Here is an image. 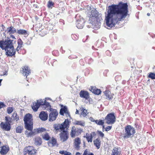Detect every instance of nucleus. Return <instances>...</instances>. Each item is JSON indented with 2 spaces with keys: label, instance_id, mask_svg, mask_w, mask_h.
Masks as SVG:
<instances>
[{
  "label": "nucleus",
  "instance_id": "1",
  "mask_svg": "<svg viewBox=\"0 0 155 155\" xmlns=\"http://www.w3.org/2000/svg\"><path fill=\"white\" fill-rule=\"evenodd\" d=\"M128 5L127 3L120 2L117 4L108 6L105 15L106 25L111 28L128 15Z\"/></svg>",
  "mask_w": 155,
  "mask_h": 155
},
{
  "label": "nucleus",
  "instance_id": "2",
  "mask_svg": "<svg viewBox=\"0 0 155 155\" xmlns=\"http://www.w3.org/2000/svg\"><path fill=\"white\" fill-rule=\"evenodd\" d=\"M124 133L121 134V136L124 139L132 137L136 133L134 128L131 125H127L125 126Z\"/></svg>",
  "mask_w": 155,
  "mask_h": 155
},
{
  "label": "nucleus",
  "instance_id": "3",
  "mask_svg": "<svg viewBox=\"0 0 155 155\" xmlns=\"http://www.w3.org/2000/svg\"><path fill=\"white\" fill-rule=\"evenodd\" d=\"M13 40H11L9 38L7 37L5 41H0V48L2 50L6 49L9 48H11L14 46L13 41Z\"/></svg>",
  "mask_w": 155,
  "mask_h": 155
},
{
  "label": "nucleus",
  "instance_id": "4",
  "mask_svg": "<svg viewBox=\"0 0 155 155\" xmlns=\"http://www.w3.org/2000/svg\"><path fill=\"white\" fill-rule=\"evenodd\" d=\"M71 123L70 120L68 119H65L64 122L61 124H56L54 125V127L56 130L60 129L61 131L66 128V130L68 129L69 127V123Z\"/></svg>",
  "mask_w": 155,
  "mask_h": 155
},
{
  "label": "nucleus",
  "instance_id": "5",
  "mask_svg": "<svg viewBox=\"0 0 155 155\" xmlns=\"http://www.w3.org/2000/svg\"><path fill=\"white\" fill-rule=\"evenodd\" d=\"M88 16L89 17V21H92L93 20H97L98 19H101V17L98 14V12L96 10H93L91 12H89Z\"/></svg>",
  "mask_w": 155,
  "mask_h": 155
},
{
  "label": "nucleus",
  "instance_id": "6",
  "mask_svg": "<svg viewBox=\"0 0 155 155\" xmlns=\"http://www.w3.org/2000/svg\"><path fill=\"white\" fill-rule=\"evenodd\" d=\"M49 108L50 113L49 116V120L50 121H53L57 118L58 113L56 109L51 108V107Z\"/></svg>",
  "mask_w": 155,
  "mask_h": 155
},
{
  "label": "nucleus",
  "instance_id": "7",
  "mask_svg": "<svg viewBox=\"0 0 155 155\" xmlns=\"http://www.w3.org/2000/svg\"><path fill=\"white\" fill-rule=\"evenodd\" d=\"M106 120V123L108 124H113L116 120V117L114 113H111L107 114L105 118Z\"/></svg>",
  "mask_w": 155,
  "mask_h": 155
},
{
  "label": "nucleus",
  "instance_id": "8",
  "mask_svg": "<svg viewBox=\"0 0 155 155\" xmlns=\"http://www.w3.org/2000/svg\"><path fill=\"white\" fill-rule=\"evenodd\" d=\"M36 150L33 146H28L24 149V155H36Z\"/></svg>",
  "mask_w": 155,
  "mask_h": 155
},
{
  "label": "nucleus",
  "instance_id": "9",
  "mask_svg": "<svg viewBox=\"0 0 155 155\" xmlns=\"http://www.w3.org/2000/svg\"><path fill=\"white\" fill-rule=\"evenodd\" d=\"M68 130H65V129H64L60 134L59 136L61 140L63 142L66 141L68 138V132L67 131Z\"/></svg>",
  "mask_w": 155,
  "mask_h": 155
},
{
  "label": "nucleus",
  "instance_id": "10",
  "mask_svg": "<svg viewBox=\"0 0 155 155\" xmlns=\"http://www.w3.org/2000/svg\"><path fill=\"white\" fill-rule=\"evenodd\" d=\"M101 19H98L97 20H93L92 21H89L90 24H91L92 27L95 30H97L100 28L101 23L100 22Z\"/></svg>",
  "mask_w": 155,
  "mask_h": 155
},
{
  "label": "nucleus",
  "instance_id": "11",
  "mask_svg": "<svg viewBox=\"0 0 155 155\" xmlns=\"http://www.w3.org/2000/svg\"><path fill=\"white\" fill-rule=\"evenodd\" d=\"M85 22L84 19L83 17L80 16V18L77 20L76 27L79 29H82L84 25Z\"/></svg>",
  "mask_w": 155,
  "mask_h": 155
},
{
  "label": "nucleus",
  "instance_id": "12",
  "mask_svg": "<svg viewBox=\"0 0 155 155\" xmlns=\"http://www.w3.org/2000/svg\"><path fill=\"white\" fill-rule=\"evenodd\" d=\"M4 50L5 51V54L7 56L12 57L15 54L16 50L14 49V46Z\"/></svg>",
  "mask_w": 155,
  "mask_h": 155
},
{
  "label": "nucleus",
  "instance_id": "13",
  "mask_svg": "<svg viewBox=\"0 0 155 155\" xmlns=\"http://www.w3.org/2000/svg\"><path fill=\"white\" fill-rule=\"evenodd\" d=\"M0 125L2 129L6 131H9L11 128L10 123H9V122H8V124L2 122Z\"/></svg>",
  "mask_w": 155,
  "mask_h": 155
},
{
  "label": "nucleus",
  "instance_id": "14",
  "mask_svg": "<svg viewBox=\"0 0 155 155\" xmlns=\"http://www.w3.org/2000/svg\"><path fill=\"white\" fill-rule=\"evenodd\" d=\"M23 120L24 123L33 122L32 114L29 113L26 114L24 117Z\"/></svg>",
  "mask_w": 155,
  "mask_h": 155
},
{
  "label": "nucleus",
  "instance_id": "15",
  "mask_svg": "<svg viewBox=\"0 0 155 155\" xmlns=\"http://www.w3.org/2000/svg\"><path fill=\"white\" fill-rule=\"evenodd\" d=\"M79 95L81 97L84 98L86 100H88L90 97L89 93L84 90H81L80 91Z\"/></svg>",
  "mask_w": 155,
  "mask_h": 155
},
{
  "label": "nucleus",
  "instance_id": "16",
  "mask_svg": "<svg viewBox=\"0 0 155 155\" xmlns=\"http://www.w3.org/2000/svg\"><path fill=\"white\" fill-rule=\"evenodd\" d=\"M0 153L2 155L6 154L9 150V148L8 145H5L1 147Z\"/></svg>",
  "mask_w": 155,
  "mask_h": 155
},
{
  "label": "nucleus",
  "instance_id": "17",
  "mask_svg": "<svg viewBox=\"0 0 155 155\" xmlns=\"http://www.w3.org/2000/svg\"><path fill=\"white\" fill-rule=\"evenodd\" d=\"M38 103L40 106H45V107L46 108L47 107H51V106L50 104V103L48 102H47L46 100H42L41 99L40 100H38Z\"/></svg>",
  "mask_w": 155,
  "mask_h": 155
},
{
  "label": "nucleus",
  "instance_id": "18",
  "mask_svg": "<svg viewBox=\"0 0 155 155\" xmlns=\"http://www.w3.org/2000/svg\"><path fill=\"white\" fill-rule=\"evenodd\" d=\"M81 143V140L79 138L77 137L74 139V147L77 150H78L80 149V144Z\"/></svg>",
  "mask_w": 155,
  "mask_h": 155
},
{
  "label": "nucleus",
  "instance_id": "19",
  "mask_svg": "<svg viewBox=\"0 0 155 155\" xmlns=\"http://www.w3.org/2000/svg\"><path fill=\"white\" fill-rule=\"evenodd\" d=\"M39 117L42 120L45 121L48 119V114L47 112L41 111L39 114Z\"/></svg>",
  "mask_w": 155,
  "mask_h": 155
},
{
  "label": "nucleus",
  "instance_id": "20",
  "mask_svg": "<svg viewBox=\"0 0 155 155\" xmlns=\"http://www.w3.org/2000/svg\"><path fill=\"white\" fill-rule=\"evenodd\" d=\"M23 75L26 77L31 73V71L30 69L27 66H25L22 68Z\"/></svg>",
  "mask_w": 155,
  "mask_h": 155
},
{
  "label": "nucleus",
  "instance_id": "21",
  "mask_svg": "<svg viewBox=\"0 0 155 155\" xmlns=\"http://www.w3.org/2000/svg\"><path fill=\"white\" fill-rule=\"evenodd\" d=\"M89 90L94 94L99 95L101 93V90L99 89H97L96 88L91 86L89 88Z\"/></svg>",
  "mask_w": 155,
  "mask_h": 155
},
{
  "label": "nucleus",
  "instance_id": "22",
  "mask_svg": "<svg viewBox=\"0 0 155 155\" xmlns=\"http://www.w3.org/2000/svg\"><path fill=\"white\" fill-rule=\"evenodd\" d=\"M16 33L18 35H22L25 36H27L29 35L27 31L22 29L17 30Z\"/></svg>",
  "mask_w": 155,
  "mask_h": 155
},
{
  "label": "nucleus",
  "instance_id": "23",
  "mask_svg": "<svg viewBox=\"0 0 155 155\" xmlns=\"http://www.w3.org/2000/svg\"><path fill=\"white\" fill-rule=\"evenodd\" d=\"M33 122L24 123L25 128L27 130L32 131L33 129Z\"/></svg>",
  "mask_w": 155,
  "mask_h": 155
},
{
  "label": "nucleus",
  "instance_id": "24",
  "mask_svg": "<svg viewBox=\"0 0 155 155\" xmlns=\"http://www.w3.org/2000/svg\"><path fill=\"white\" fill-rule=\"evenodd\" d=\"M34 141L35 144L37 146L40 145L42 143V139L39 137H36Z\"/></svg>",
  "mask_w": 155,
  "mask_h": 155
},
{
  "label": "nucleus",
  "instance_id": "25",
  "mask_svg": "<svg viewBox=\"0 0 155 155\" xmlns=\"http://www.w3.org/2000/svg\"><path fill=\"white\" fill-rule=\"evenodd\" d=\"M17 31L16 29L13 27V26H11L9 27H8L7 29L5 31L7 33H9V34H14Z\"/></svg>",
  "mask_w": 155,
  "mask_h": 155
},
{
  "label": "nucleus",
  "instance_id": "26",
  "mask_svg": "<svg viewBox=\"0 0 155 155\" xmlns=\"http://www.w3.org/2000/svg\"><path fill=\"white\" fill-rule=\"evenodd\" d=\"M121 152L117 147H114L113 149L111 155H120Z\"/></svg>",
  "mask_w": 155,
  "mask_h": 155
},
{
  "label": "nucleus",
  "instance_id": "27",
  "mask_svg": "<svg viewBox=\"0 0 155 155\" xmlns=\"http://www.w3.org/2000/svg\"><path fill=\"white\" fill-rule=\"evenodd\" d=\"M37 134L36 130H34V129L33 131H31L29 132H28V131H26L25 132V134L27 135V137H30L32 136H34Z\"/></svg>",
  "mask_w": 155,
  "mask_h": 155
},
{
  "label": "nucleus",
  "instance_id": "28",
  "mask_svg": "<svg viewBox=\"0 0 155 155\" xmlns=\"http://www.w3.org/2000/svg\"><path fill=\"white\" fill-rule=\"evenodd\" d=\"M40 105L38 103V101L37 102L34 103L31 106L32 109L35 111H36L40 107Z\"/></svg>",
  "mask_w": 155,
  "mask_h": 155
},
{
  "label": "nucleus",
  "instance_id": "29",
  "mask_svg": "<svg viewBox=\"0 0 155 155\" xmlns=\"http://www.w3.org/2000/svg\"><path fill=\"white\" fill-rule=\"evenodd\" d=\"M94 145L97 147V149H99L101 146V141L99 138H97L94 140Z\"/></svg>",
  "mask_w": 155,
  "mask_h": 155
},
{
  "label": "nucleus",
  "instance_id": "30",
  "mask_svg": "<svg viewBox=\"0 0 155 155\" xmlns=\"http://www.w3.org/2000/svg\"><path fill=\"white\" fill-rule=\"evenodd\" d=\"M57 143V140L55 139L52 137V139L48 142V145L49 146L53 147L55 146Z\"/></svg>",
  "mask_w": 155,
  "mask_h": 155
},
{
  "label": "nucleus",
  "instance_id": "31",
  "mask_svg": "<svg viewBox=\"0 0 155 155\" xmlns=\"http://www.w3.org/2000/svg\"><path fill=\"white\" fill-rule=\"evenodd\" d=\"M74 124L76 125H80L81 126L84 127L85 126V122L83 120H75L74 123Z\"/></svg>",
  "mask_w": 155,
  "mask_h": 155
},
{
  "label": "nucleus",
  "instance_id": "32",
  "mask_svg": "<svg viewBox=\"0 0 155 155\" xmlns=\"http://www.w3.org/2000/svg\"><path fill=\"white\" fill-rule=\"evenodd\" d=\"M84 137H86L87 139V140L88 142H91L92 141L93 137L91 134H89L87 133L86 134V135L84 136Z\"/></svg>",
  "mask_w": 155,
  "mask_h": 155
},
{
  "label": "nucleus",
  "instance_id": "33",
  "mask_svg": "<svg viewBox=\"0 0 155 155\" xmlns=\"http://www.w3.org/2000/svg\"><path fill=\"white\" fill-rule=\"evenodd\" d=\"M77 128L74 126L72 127L71 128V137H75V135L76 134Z\"/></svg>",
  "mask_w": 155,
  "mask_h": 155
},
{
  "label": "nucleus",
  "instance_id": "34",
  "mask_svg": "<svg viewBox=\"0 0 155 155\" xmlns=\"http://www.w3.org/2000/svg\"><path fill=\"white\" fill-rule=\"evenodd\" d=\"M34 130H36L37 134L41 133L46 130V129L43 127H39L37 129H35Z\"/></svg>",
  "mask_w": 155,
  "mask_h": 155
},
{
  "label": "nucleus",
  "instance_id": "35",
  "mask_svg": "<svg viewBox=\"0 0 155 155\" xmlns=\"http://www.w3.org/2000/svg\"><path fill=\"white\" fill-rule=\"evenodd\" d=\"M67 109V107L64 106L61 109L60 111V114L61 115L63 116L64 115V113L66 111Z\"/></svg>",
  "mask_w": 155,
  "mask_h": 155
},
{
  "label": "nucleus",
  "instance_id": "36",
  "mask_svg": "<svg viewBox=\"0 0 155 155\" xmlns=\"http://www.w3.org/2000/svg\"><path fill=\"white\" fill-rule=\"evenodd\" d=\"M81 115H82L84 117H85L87 115V110L84 109V108L82 107L81 108Z\"/></svg>",
  "mask_w": 155,
  "mask_h": 155
},
{
  "label": "nucleus",
  "instance_id": "37",
  "mask_svg": "<svg viewBox=\"0 0 155 155\" xmlns=\"http://www.w3.org/2000/svg\"><path fill=\"white\" fill-rule=\"evenodd\" d=\"M43 138L45 140H48L50 138V137L48 133H46L42 136Z\"/></svg>",
  "mask_w": 155,
  "mask_h": 155
},
{
  "label": "nucleus",
  "instance_id": "38",
  "mask_svg": "<svg viewBox=\"0 0 155 155\" xmlns=\"http://www.w3.org/2000/svg\"><path fill=\"white\" fill-rule=\"evenodd\" d=\"M59 153H60L64 155H72L71 153L66 150H60Z\"/></svg>",
  "mask_w": 155,
  "mask_h": 155
},
{
  "label": "nucleus",
  "instance_id": "39",
  "mask_svg": "<svg viewBox=\"0 0 155 155\" xmlns=\"http://www.w3.org/2000/svg\"><path fill=\"white\" fill-rule=\"evenodd\" d=\"M23 130V127L21 126H19L16 128V132L17 133H21Z\"/></svg>",
  "mask_w": 155,
  "mask_h": 155
},
{
  "label": "nucleus",
  "instance_id": "40",
  "mask_svg": "<svg viewBox=\"0 0 155 155\" xmlns=\"http://www.w3.org/2000/svg\"><path fill=\"white\" fill-rule=\"evenodd\" d=\"M12 117L14 120H15L16 121H17L19 120V116L17 115L16 113L15 112L14 113Z\"/></svg>",
  "mask_w": 155,
  "mask_h": 155
},
{
  "label": "nucleus",
  "instance_id": "41",
  "mask_svg": "<svg viewBox=\"0 0 155 155\" xmlns=\"http://www.w3.org/2000/svg\"><path fill=\"white\" fill-rule=\"evenodd\" d=\"M148 77L151 78L152 79H155V73H150L148 75Z\"/></svg>",
  "mask_w": 155,
  "mask_h": 155
},
{
  "label": "nucleus",
  "instance_id": "42",
  "mask_svg": "<svg viewBox=\"0 0 155 155\" xmlns=\"http://www.w3.org/2000/svg\"><path fill=\"white\" fill-rule=\"evenodd\" d=\"M18 46H19L21 48L22 47V45H23V42L21 38H19L18 40Z\"/></svg>",
  "mask_w": 155,
  "mask_h": 155
},
{
  "label": "nucleus",
  "instance_id": "43",
  "mask_svg": "<svg viewBox=\"0 0 155 155\" xmlns=\"http://www.w3.org/2000/svg\"><path fill=\"white\" fill-rule=\"evenodd\" d=\"M83 129L81 128H77L76 135H78L83 132Z\"/></svg>",
  "mask_w": 155,
  "mask_h": 155
},
{
  "label": "nucleus",
  "instance_id": "44",
  "mask_svg": "<svg viewBox=\"0 0 155 155\" xmlns=\"http://www.w3.org/2000/svg\"><path fill=\"white\" fill-rule=\"evenodd\" d=\"M54 5V3L51 1H49L48 2L47 4V6L48 8H50L52 6H53Z\"/></svg>",
  "mask_w": 155,
  "mask_h": 155
},
{
  "label": "nucleus",
  "instance_id": "45",
  "mask_svg": "<svg viewBox=\"0 0 155 155\" xmlns=\"http://www.w3.org/2000/svg\"><path fill=\"white\" fill-rule=\"evenodd\" d=\"M71 37L72 39L74 40H76L78 38V36L75 34H72Z\"/></svg>",
  "mask_w": 155,
  "mask_h": 155
},
{
  "label": "nucleus",
  "instance_id": "46",
  "mask_svg": "<svg viewBox=\"0 0 155 155\" xmlns=\"http://www.w3.org/2000/svg\"><path fill=\"white\" fill-rule=\"evenodd\" d=\"M13 111V108L12 107H9L7 109V112L8 114H11Z\"/></svg>",
  "mask_w": 155,
  "mask_h": 155
},
{
  "label": "nucleus",
  "instance_id": "47",
  "mask_svg": "<svg viewBox=\"0 0 155 155\" xmlns=\"http://www.w3.org/2000/svg\"><path fill=\"white\" fill-rule=\"evenodd\" d=\"M114 95V94L111 93L109 95V96L106 97V98L109 100H111L113 99Z\"/></svg>",
  "mask_w": 155,
  "mask_h": 155
},
{
  "label": "nucleus",
  "instance_id": "48",
  "mask_svg": "<svg viewBox=\"0 0 155 155\" xmlns=\"http://www.w3.org/2000/svg\"><path fill=\"white\" fill-rule=\"evenodd\" d=\"M104 124V120H101L100 119L98 120V123H97V125H103Z\"/></svg>",
  "mask_w": 155,
  "mask_h": 155
},
{
  "label": "nucleus",
  "instance_id": "49",
  "mask_svg": "<svg viewBox=\"0 0 155 155\" xmlns=\"http://www.w3.org/2000/svg\"><path fill=\"white\" fill-rule=\"evenodd\" d=\"M104 93L106 97H107L108 96H109V94H111V92L107 90L104 92Z\"/></svg>",
  "mask_w": 155,
  "mask_h": 155
},
{
  "label": "nucleus",
  "instance_id": "50",
  "mask_svg": "<svg viewBox=\"0 0 155 155\" xmlns=\"http://www.w3.org/2000/svg\"><path fill=\"white\" fill-rule=\"evenodd\" d=\"M85 60L86 61H87L88 64H91L93 61L92 59L91 58H86L85 59Z\"/></svg>",
  "mask_w": 155,
  "mask_h": 155
},
{
  "label": "nucleus",
  "instance_id": "51",
  "mask_svg": "<svg viewBox=\"0 0 155 155\" xmlns=\"http://www.w3.org/2000/svg\"><path fill=\"white\" fill-rule=\"evenodd\" d=\"M5 106L6 105L3 102L0 101V109L5 107Z\"/></svg>",
  "mask_w": 155,
  "mask_h": 155
},
{
  "label": "nucleus",
  "instance_id": "52",
  "mask_svg": "<svg viewBox=\"0 0 155 155\" xmlns=\"http://www.w3.org/2000/svg\"><path fill=\"white\" fill-rule=\"evenodd\" d=\"M98 134L99 136L103 138L104 137V134L101 131H98Z\"/></svg>",
  "mask_w": 155,
  "mask_h": 155
},
{
  "label": "nucleus",
  "instance_id": "53",
  "mask_svg": "<svg viewBox=\"0 0 155 155\" xmlns=\"http://www.w3.org/2000/svg\"><path fill=\"white\" fill-rule=\"evenodd\" d=\"M111 128L112 126H108L105 128V130L107 131H109L111 129Z\"/></svg>",
  "mask_w": 155,
  "mask_h": 155
},
{
  "label": "nucleus",
  "instance_id": "54",
  "mask_svg": "<svg viewBox=\"0 0 155 155\" xmlns=\"http://www.w3.org/2000/svg\"><path fill=\"white\" fill-rule=\"evenodd\" d=\"M65 114L67 117H70V115L69 114V112L68 111V110H67L65 112Z\"/></svg>",
  "mask_w": 155,
  "mask_h": 155
},
{
  "label": "nucleus",
  "instance_id": "55",
  "mask_svg": "<svg viewBox=\"0 0 155 155\" xmlns=\"http://www.w3.org/2000/svg\"><path fill=\"white\" fill-rule=\"evenodd\" d=\"M5 120H6V123L8 124V122H9V123H11V121H9L8 119V117H5Z\"/></svg>",
  "mask_w": 155,
  "mask_h": 155
},
{
  "label": "nucleus",
  "instance_id": "56",
  "mask_svg": "<svg viewBox=\"0 0 155 155\" xmlns=\"http://www.w3.org/2000/svg\"><path fill=\"white\" fill-rule=\"evenodd\" d=\"M88 151L87 149H86L84 152L83 155H88Z\"/></svg>",
  "mask_w": 155,
  "mask_h": 155
},
{
  "label": "nucleus",
  "instance_id": "57",
  "mask_svg": "<svg viewBox=\"0 0 155 155\" xmlns=\"http://www.w3.org/2000/svg\"><path fill=\"white\" fill-rule=\"evenodd\" d=\"M60 51L62 52V53L63 54L65 52V51H64L63 50L62 47H61L60 49Z\"/></svg>",
  "mask_w": 155,
  "mask_h": 155
},
{
  "label": "nucleus",
  "instance_id": "58",
  "mask_svg": "<svg viewBox=\"0 0 155 155\" xmlns=\"http://www.w3.org/2000/svg\"><path fill=\"white\" fill-rule=\"evenodd\" d=\"M89 119L90 120V121H91V122H94V120H94V119L92 117H90V118H89Z\"/></svg>",
  "mask_w": 155,
  "mask_h": 155
},
{
  "label": "nucleus",
  "instance_id": "59",
  "mask_svg": "<svg viewBox=\"0 0 155 155\" xmlns=\"http://www.w3.org/2000/svg\"><path fill=\"white\" fill-rule=\"evenodd\" d=\"M31 43V42L29 40H28V41L26 42V44L27 45H30Z\"/></svg>",
  "mask_w": 155,
  "mask_h": 155
},
{
  "label": "nucleus",
  "instance_id": "60",
  "mask_svg": "<svg viewBox=\"0 0 155 155\" xmlns=\"http://www.w3.org/2000/svg\"><path fill=\"white\" fill-rule=\"evenodd\" d=\"M59 22L62 23L63 25H64V21L62 19H60L59 20Z\"/></svg>",
  "mask_w": 155,
  "mask_h": 155
},
{
  "label": "nucleus",
  "instance_id": "61",
  "mask_svg": "<svg viewBox=\"0 0 155 155\" xmlns=\"http://www.w3.org/2000/svg\"><path fill=\"white\" fill-rule=\"evenodd\" d=\"M21 48L20 47H19V46H18L16 49V50L17 51H19V50L21 49Z\"/></svg>",
  "mask_w": 155,
  "mask_h": 155
},
{
  "label": "nucleus",
  "instance_id": "62",
  "mask_svg": "<svg viewBox=\"0 0 155 155\" xmlns=\"http://www.w3.org/2000/svg\"><path fill=\"white\" fill-rule=\"evenodd\" d=\"M55 53H58V51H53V52H52V54H53L54 55V54H55Z\"/></svg>",
  "mask_w": 155,
  "mask_h": 155
},
{
  "label": "nucleus",
  "instance_id": "63",
  "mask_svg": "<svg viewBox=\"0 0 155 155\" xmlns=\"http://www.w3.org/2000/svg\"><path fill=\"white\" fill-rule=\"evenodd\" d=\"M102 131H104V129L105 128V126L104 125V124L102 125Z\"/></svg>",
  "mask_w": 155,
  "mask_h": 155
},
{
  "label": "nucleus",
  "instance_id": "64",
  "mask_svg": "<svg viewBox=\"0 0 155 155\" xmlns=\"http://www.w3.org/2000/svg\"><path fill=\"white\" fill-rule=\"evenodd\" d=\"M75 155H81V153L79 152H77Z\"/></svg>",
  "mask_w": 155,
  "mask_h": 155
}]
</instances>
